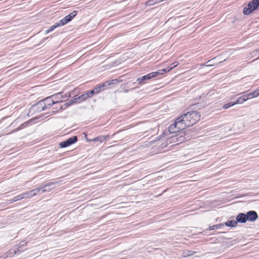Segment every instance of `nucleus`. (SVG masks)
Instances as JSON below:
<instances>
[{"mask_svg":"<svg viewBox=\"0 0 259 259\" xmlns=\"http://www.w3.org/2000/svg\"><path fill=\"white\" fill-rule=\"evenodd\" d=\"M200 119V114L198 111H189L177 118L175 123L169 126L168 130L171 133H177L195 124Z\"/></svg>","mask_w":259,"mask_h":259,"instance_id":"f257e3e1","label":"nucleus"},{"mask_svg":"<svg viewBox=\"0 0 259 259\" xmlns=\"http://www.w3.org/2000/svg\"><path fill=\"white\" fill-rule=\"evenodd\" d=\"M259 8V0H253L243 10L244 15H248Z\"/></svg>","mask_w":259,"mask_h":259,"instance_id":"f03ea898","label":"nucleus"},{"mask_svg":"<svg viewBox=\"0 0 259 259\" xmlns=\"http://www.w3.org/2000/svg\"><path fill=\"white\" fill-rule=\"evenodd\" d=\"M53 104H55L52 96L48 97L38 103V105L41 108V110L50 108Z\"/></svg>","mask_w":259,"mask_h":259,"instance_id":"7ed1b4c3","label":"nucleus"},{"mask_svg":"<svg viewBox=\"0 0 259 259\" xmlns=\"http://www.w3.org/2000/svg\"><path fill=\"white\" fill-rule=\"evenodd\" d=\"M159 75H161V73L158 70L155 72H151L141 77H139L137 79V81L138 82L139 84H142L144 81L156 77Z\"/></svg>","mask_w":259,"mask_h":259,"instance_id":"20e7f679","label":"nucleus"},{"mask_svg":"<svg viewBox=\"0 0 259 259\" xmlns=\"http://www.w3.org/2000/svg\"><path fill=\"white\" fill-rule=\"evenodd\" d=\"M257 96V94H256V93H253V92L238 98L237 100L236 101V103L242 104L247 100L256 97Z\"/></svg>","mask_w":259,"mask_h":259,"instance_id":"39448f33","label":"nucleus"},{"mask_svg":"<svg viewBox=\"0 0 259 259\" xmlns=\"http://www.w3.org/2000/svg\"><path fill=\"white\" fill-rule=\"evenodd\" d=\"M77 141L76 136H73L66 141H63L59 144L60 148H65L75 143Z\"/></svg>","mask_w":259,"mask_h":259,"instance_id":"423d86ee","label":"nucleus"},{"mask_svg":"<svg viewBox=\"0 0 259 259\" xmlns=\"http://www.w3.org/2000/svg\"><path fill=\"white\" fill-rule=\"evenodd\" d=\"M41 189V188H36L29 192L22 193V195L23 196V199L30 198L35 196L39 191H40Z\"/></svg>","mask_w":259,"mask_h":259,"instance_id":"0eeeda50","label":"nucleus"},{"mask_svg":"<svg viewBox=\"0 0 259 259\" xmlns=\"http://www.w3.org/2000/svg\"><path fill=\"white\" fill-rule=\"evenodd\" d=\"M246 214L248 218L247 221L249 222H254L258 218L257 213L253 210L249 211Z\"/></svg>","mask_w":259,"mask_h":259,"instance_id":"6e6552de","label":"nucleus"},{"mask_svg":"<svg viewBox=\"0 0 259 259\" xmlns=\"http://www.w3.org/2000/svg\"><path fill=\"white\" fill-rule=\"evenodd\" d=\"M51 96L55 104H58L62 102V100L63 98V96L62 92L55 94Z\"/></svg>","mask_w":259,"mask_h":259,"instance_id":"1a4fd4ad","label":"nucleus"},{"mask_svg":"<svg viewBox=\"0 0 259 259\" xmlns=\"http://www.w3.org/2000/svg\"><path fill=\"white\" fill-rule=\"evenodd\" d=\"M247 217L246 214L243 213H240L236 217L237 222L240 223H245L247 221Z\"/></svg>","mask_w":259,"mask_h":259,"instance_id":"9d476101","label":"nucleus"},{"mask_svg":"<svg viewBox=\"0 0 259 259\" xmlns=\"http://www.w3.org/2000/svg\"><path fill=\"white\" fill-rule=\"evenodd\" d=\"M178 65V62H175L172 64H171L169 66H168L167 68L165 69H162L160 70H158L161 73V74H163L166 72H169L170 70H171L172 69L174 68L177 65Z\"/></svg>","mask_w":259,"mask_h":259,"instance_id":"9b49d317","label":"nucleus"},{"mask_svg":"<svg viewBox=\"0 0 259 259\" xmlns=\"http://www.w3.org/2000/svg\"><path fill=\"white\" fill-rule=\"evenodd\" d=\"M109 137V136L108 135L105 136H100L92 139V141L93 142H99L100 143H102L104 141L107 140Z\"/></svg>","mask_w":259,"mask_h":259,"instance_id":"f8f14e48","label":"nucleus"},{"mask_svg":"<svg viewBox=\"0 0 259 259\" xmlns=\"http://www.w3.org/2000/svg\"><path fill=\"white\" fill-rule=\"evenodd\" d=\"M72 20L70 18L68 15L65 16L63 19L60 20L59 21V25H61L62 26L67 24L68 22L71 21Z\"/></svg>","mask_w":259,"mask_h":259,"instance_id":"ddd939ff","label":"nucleus"},{"mask_svg":"<svg viewBox=\"0 0 259 259\" xmlns=\"http://www.w3.org/2000/svg\"><path fill=\"white\" fill-rule=\"evenodd\" d=\"M224 224L226 226L233 227H235L237 225V222L235 220L228 221Z\"/></svg>","mask_w":259,"mask_h":259,"instance_id":"4468645a","label":"nucleus"},{"mask_svg":"<svg viewBox=\"0 0 259 259\" xmlns=\"http://www.w3.org/2000/svg\"><path fill=\"white\" fill-rule=\"evenodd\" d=\"M89 98V95L87 93H85L84 94L81 95L80 96L78 97L77 98L74 99V100H78L80 102L84 101L86 99Z\"/></svg>","mask_w":259,"mask_h":259,"instance_id":"2eb2a0df","label":"nucleus"},{"mask_svg":"<svg viewBox=\"0 0 259 259\" xmlns=\"http://www.w3.org/2000/svg\"><path fill=\"white\" fill-rule=\"evenodd\" d=\"M53 184V183H49L47 184V185H44L42 187L40 188H41L40 191H41V192L42 193H45V192H47L50 191H51L50 189H46V188L47 187H49V186L52 185Z\"/></svg>","mask_w":259,"mask_h":259,"instance_id":"dca6fc26","label":"nucleus"},{"mask_svg":"<svg viewBox=\"0 0 259 259\" xmlns=\"http://www.w3.org/2000/svg\"><path fill=\"white\" fill-rule=\"evenodd\" d=\"M195 253V251H192L191 250H186L183 252L182 256L183 257H186L192 255Z\"/></svg>","mask_w":259,"mask_h":259,"instance_id":"f3484780","label":"nucleus"},{"mask_svg":"<svg viewBox=\"0 0 259 259\" xmlns=\"http://www.w3.org/2000/svg\"><path fill=\"white\" fill-rule=\"evenodd\" d=\"M62 26L61 25H59V22L52 25V26H51L50 27V28L48 30H47L46 31V34H48L50 32L53 31V30H54L56 28H57V27H59V26Z\"/></svg>","mask_w":259,"mask_h":259,"instance_id":"a211bd4d","label":"nucleus"},{"mask_svg":"<svg viewBox=\"0 0 259 259\" xmlns=\"http://www.w3.org/2000/svg\"><path fill=\"white\" fill-rule=\"evenodd\" d=\"M21 199H23V196H22V194L15 197L12 199L10 200V203H12L13 202H16L17 201H18V200H20Z\"/></svg>","mask_w":259,"mask_h":259,"instance_id":"6ab92c4d","label":"nucleus"},{"mask_svg":"<svg viewBox=\"0 0 259 259\" xmlns=\"http://www.w3.org/2000/svg\"><path fill=\"white\" fill-rule=\"evenodd\" d=\"M224 224H219L217 225H213L212 226H210L209 228V230H214L218 229L220 228H221L222 226H224Z\"/></svg>","mask_w":259,"mask_h":259,"instance_id":"aec40b11","label":"nucleus"},{"mask_svg":"<svg viewBox=\"0 0 259 259\" xmlns=\"http://www.w3.org/2000/svg\"><path fill=\"white\" fill-rule=\"evenodd\" d=\"M236 104H238V103H236V102H230V103H229L228 104H225L223 106V108L224 109H228V108H230V107H232V106H234V105H235Z\"/></svg>","mask_w":259,"mask_h":259,"instance_id":"412c9836","label":"nucleus"},{"mask_svg":"<svg viewBox=\"0 0 259 259\" xmlns=\"http://www.w3.org/2000/svg\"><path fill=\"white\" fill-rule=\"evenodd\" d=\"M215 58H213V59L212 60H210L209 61H207V63H210V64H209L208 65H204V64H201V67H202V66H206V67H210V66H213L215 63H213V60Z\"/></svg>","mask_w":259,"mask_h":259,"instance_id":"4be33fe9","label":"nucleus"},{"mask_svg":"<svg viewBox=\"0 0 259 259\" xmlns=\"http://www.w3.org/2000/svg\"><path fill=\"white\" fill-rule=\"evenodd\" d=\"M157 3H158L157 0H150L147 2L146 5L151 6Z\"/></svg>","mask_w":259,"mask_h":259,"instance_id":"5701e85b","label":"nucleus"},{"mask_svg":"<svg viewBox=\"0 0 259 259\" xmlns=\"http://www.w3.org/2000/svg\"><path fill=\"white\" fill-rule=\"evenodd\" d=\"M104 86V84H103L101 85L98 86L96 88H95L93 90L95 91V93L96 94L99 93L101 91V88L103 87Z\"/></svg>","mask_w":259,"mask_h":259,"instance_id":"b1692460","label":"nucleus"},{"mask_svg":"<svg viewBox=\"0 0 259 259\" xmlns=\"http://www.w3.org/2000/svg\"><path fill=\"white\" fill-rule=\"evenodd\" d=\"M77 12L75 11H73L70 14L68 15L70 18L72 20V19L76 15Z\"/></svg>","mask_w":259,"mask_h":259,"instance_id":"393cba45","label":"nucleus"},{"mask_svg":"<svg viewBox=\"0 0 259 259\" xmlns=\"http://www.w3.org/2000/svg\"><path fill=\"white\" fill-rule=\"evenodd\" d=\"M89 97H92L93 95L96 94L93 90H90L87 92Z\"/></svg>","mask_w":259,"mask_h":259,"instance_id":"a878e982","label":"nucleus"},{"mask_svg":"<svg viewBox=\"0 0 259 259\" xmlns=\"http://www.w3.org/2000/svg\"><path fill=\"white\" fill-rule=\"evenodd\" d=\"M258 54H259V49L252 52L251 55L252 57H255Z\"/></svg>","mask_w":259,"mask_h":259,"instance_id":"bb28decb","label":"nucleus"},{"mask_svg":"<svg viewBox=\"0 0 259 259\" xmlns=\"http://www.w3.org/2000/svg\"><path fill=\"white\" fill-rule=\"evenodd\" d=\"M114 81H117V79H113V80H112L111 81H107V82L108 83V84L109 85L111 84Z\"/></svg>","mask_w":259,"mask_h":259,"instance_id":"cd10ccee","label":"nucleus"},{"mask_svg":"<svg viewBox=\"0 0 259 259\" xmlns=\"http://www.w3.org/2000/svg\"><path fill=\"white\" fill-rule=\"evenodd\" d=\"M24 123L22 124V125H21V126L20 127H19L18 128H16V130H14V131H17L19 130H20L21 128H22V126H23Z\"/></svg>","mask_w":259,"mask_h":259,"instance_id":"c85d7f7f","label":"nucleus"},{"mask_svg":"<svg viewBox=\"0 0 259 259\" xmlns=\"http://www.w3.org/2000/svg\"><path fill=\"white\" fill-rule=\"evenodd\" d=\"M26 243L24 242V241H22L21 242V246H26Z\"/></svg>","mask_w":259,"mask_h":259,"instance_id":"c756f323","label":"nucleus"},{"mask_svg":"<svg viewBox=\"0 0 259 259\" xmlns=\"http://www.w3.org/2000/svg\"><path fill=\"white\" fill-rule=\"evenodd\" d=\"M253 93H256V94H257V96H258L259 95V88L256 89L255 91H254Z\"/></svg>","mask_w":259,"mask_h":259,"instance_id":"7c9ffc66","label":"nucleus"},{"mask_svg":"<svg viewBox=\"0 0 259 259\" xmlns=\"http://www.w3.org/2000/svg\"><path fill=\"white\" fill-rule=\"evenodd\" d=\"M86 140H87V141L88 142H91V141H92V139L89 140V139H86Z\"/></svg>","mask_w":259,"mask_h":259,"instance_id":"2f4dec72","label":"nucleus"},{"mask_svg":"<svg viewBox=\"0 0 259 259\" xmlns=\"http://www.w3.org/2000/svg\"><path fill=\"white\" fill-rule=\"evenodd\" d=\"M179 141L180 142H183L184 141L183 139H182V140H180Z\"/></svg>","mask_w":259,"mask_h":259,"instance_id":"473e14b6","label":"nucleus"},{"mask_svg":"<svg viewBox=\"0 0 259 259\" xmlns=\"http://www.w3.org/2000/svg\"><path fill=\"white\" fill-rule=\"evenodd\" d=\"M182 137V135H181V136H180V138H181Z\"/></svg>","mask_w":259,"mask_h":259,"instance_id":"72a5a7b5","label":"nucleus"}]
</instances>
